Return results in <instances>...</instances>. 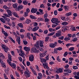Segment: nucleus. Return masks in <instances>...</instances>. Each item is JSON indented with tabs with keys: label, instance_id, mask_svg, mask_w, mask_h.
I'll use <instances>...</instances> for the list:
<instances>
[{
	"label": "nucleus",
	"instance_id": "obj_1",
	"mask_svg": "<svg viewBox=\"0 0 79 79\" xmlns=\"http://www.w3.org/2000/svg\"><path fill=\"white\" fill-rule=\"evenodd\" d=\"M39 45L40 47H43V41L41 40L38 41L36 42V44L35 45V47L37 49H39L40 48Z\"/></svg>",
	"mask_w": 79,
	"mask_h": 79
},
{
	"label": "nucleus",
	"instance_id": "obj_2",
	"mask_svg": "<svg viewBox=\"0 0 79 79\" xmlns=\"http://www.w3.org/2000/svg\"><path fill=\"white\" fill-rule=\"evenodd\" d=\"M51 22H52V23L53 24L55 23V24L56 25H59V23H60V21H58V19L56 18H53L51 20Z\"/></svg>",
	"mask_w": 79,
	"mask_h": 79
},
{
	"label": "nucleus",
	"instance_id": "obj_3",
	"mask_svg": "<svg viewBox=\"0 0 79 79\" xmlns=\"http://www.w3.org/2000/svg\"><path fill=\"white\" fill-rule=\"evenodd\" d=\"M7 62L9 65H10V66L13 69H16V64H15L13 63H12L11 62L8 60H7Z\"/></svg>",
	"mask_w": 79,
	"mask_h": 79
},
{
	"label": "nucleus",
	"instance_id": "obj_4",
	"mask_svg": "<svg viewBox=\"0 0 79 79\" xmlns=\"http://www.w3.org/2000/svg\"><path fill=\"white\" fill-rule=\"evenodd\" d=\"M26 71H25L24 72V73L26 74L25 75L26 76V78L27 79L28 77H29L31 76V75H30L31 74V73H30L29 71L28 70V69L26 68Z\"/></svg>",
	"mask_w": 79,
	"mask_h": 79
},
{
	"label": "nucleus",
	"instance_id": "obj_5",
	"mask_svg": "<svg viewBox=\"0 0 79 79\" xmlns=\"http://www.w3.org/2000/svg\"><path fill=\"white\" fill-rule=\"evenodd\" d=\"M2 47L3 48L4 51L6 53L7 52V51H9V50L8 48L6 47V46L5 45L2 44Z\"/></svg>",
	"mask_w": 79,
	"mask_h": 79
},
{
	"label": "nucleus",
	"instance_id": "obj_6",
	"mask_svg": "<svg viewBox=\"0 0 79 79\" xmlns=\"http://www.w3.org/2000/svg\"><path fill=\"white\" fill-rule=\"evenodd\" d=\"M57 45V42H55L54 43H50L49 44V47H51V48H55Z\"/></svg>",
	"mask_w": 79,
	"mask_h": 79
},
{
	"label": "nucleus",
	"instance_id": "obj_7",
	"mask_svg": "<svg viewBox=\"0 0 79 79\" xmlns=\"http://www.w3.org/2000/svg\"><path fill=\"white\" fill-rule=\"evenodd\" d=\"M31 50H32L33 52H35V53H39V52H40V51H41V49H39L37 50V48H31Z\"/></svg>",
	"mask_w": 79,
	"mask_h": 79
},
{
	"label": "nucleus",
	"instance_id": "obj_8",
	"mask_svg": "<svg viewBox=\"0 0 79 79\" xmlns=\"http://www.w3.org/2000/svg\"><path fill=\"white\" fill-rule=\"evenodd\" d=\"M40 61H41V63H43V62L44 63H43V64L44 65V64H47V63H46V62L47 61V60L45 59H44V58H42V57H40Z\"/></svg>",
	"mask_w": 79,
	"mask_h": 79
},
{
	"label": "nucleus",
	"instance_id": "obj_9",
	"mask_svg": "<svg viewBox=\"0 0 79 79\" xmlns=\"http://www.w3.org/2000/svg\"><path fill=\"white\" fill-rule=\"evenodd\" d=\"M6 11L7 12V14L9 15V16H12L13 12H11V10H6Z\"/></svg>",
	"mask_w": 79,
	"mask_h": 79
},
{
	"label": "nucleus",
	"instance_id": "obj_10",
	"mask_svg": "<svg viewBox=\"0 0 79 79\" xmlns=\"http://www.w3.org/2000/svg\"><path fill=\"white\" fill-rule=\"evenodd\" d=\"M61 30H60L56 34V37H59V36L61 35Z\"/></svg>",
	"mask_w": 79,
	"mask_h": 79
},
{
	"label": "nucleus",
	"instance_id": "obj_11",
	"mask_svg": "<svg viewBox=\"0 0 79 79\" xmlns=\"http://www.w3.org/2000/svg\"><path fill=\"white\" fill-rule=\"evenodd\" d=\"M37 8H32L31 11V13H36V11H37Z\"/></svg>",
	"mask_w": 79,
	"mask_h": 79
},
{
	"label": "nucleus",
	"instance_id": "obj_12",
	"mask_svg": "<svg viewBox=\"0 0 79 79\" xmlns=\"http://www.w3.org/2000/svg\"><path fill=\"white\" fill-rule=\"evenodd\" d=\"M56 72L58 73H63V69L61 68H60L56 70Z\"/></svg>",
	"mask_w": 79,
	"mask_h": 79
},
{
	"label": "nucleus",
	"instance_id": "obj_13",
	"mask_svg": "<svg viewBox=\"0 0 79 79\" xmlns=\"http://www.w3.org/2000/svg\"><path fill=\"white\" fill-rule=\"evenodd\" d=\"M43 67H44V69H47L49 71V67L48 66V65L47 64H44L43 65Z\"/></svg>",
	"mask_w": 79,
	"mask_h": 79
},
{
	"label": "nucleus",
	"instance_id": "obj_14",
	"mask_svg": "<svg viewBox=\"0 0 79 79\" xmlns=\"http://www.w3.org/2000/svg\"><path fill=\"white\" fill-rule=\"evenodd\" d=\"M46 52H44V53H40V57H44L46 55Z\"/></svg>",
	"mask_w": 79,
	"mask_h": 79
},
{
	"label": "nucleus",
	"instance_id": "obj_15",
	"mask_svg": "<svg viewBox=\"0 0 79 79\" xmlns=\"http://www.w3.org/2000/svg\"><path fill=\"white\" fill-rule=\"evenodd\" d=\"M24 50H25V51H30V48L29 47H24Z\"/></svg>",
	"mask_w": 79,
	"mask_h": 79
},
{
	"label": "nucleus",
	"instance_id": "obj_16",
	"mask_svg": "<svg viewBox=\"0 0 79 79\" xmlns=\"http://www.w3.org/2000/svg\"><path fill=\"white\" fill-rule=\"evenodd\" d=\"M30 18H31L32 19H37V17H36L32 15H30Z\"/></svg>",
	"mask_w": 79,
	"mask_h": 79
},
{
	"label": "nucleus",
	"instance_id": "obj_17",
	"mask_svg": "<svg viewBox=\"0 0 79 79\" xmlns=\"http://www.w3.org/2000/svg\"><path fill=\"white\" fill-rule=\"evenodd\" d=\"M64 8L65 9V11H68L69 10V6H64Z\"/></svg>",
	"mask_w": 79,
	"mask_h": 79
},
{
	"label": "nucleus",
	"instance_id": "obj_18",
	"mask_svg": "<svg viewBox=\"0 0 79 79\" xmlns=\"http://www.w3.org/2000/svg\"><path fill=\"white\" fill-rule=\"evenodd\" d=\"M64 72H67L69 73H71V72L72 71L71 70H69V69H64Z\"/></svg>",
	"mask_w": 79,
	"mask_h": 79
},
{
	"label": "nucleus",
	"instance_id": "obj_19",
	"mask_svg": "<svg viewBox=\"0 0 79 79\" xmlns=\"http://www.w3.org/2000/svg\"><path fill=\"white\" fill-rule=\"evenodd\" d=\"M12 13L14 16H15V17H16V18H19V16L18 15V14H17V13H16L12 12Z\"/></svg>",
	"mask_w": 79,
	"mask_h": 79
},
{
	"label": "nucleus",
	"instance_id": "obj_20",
	"mask_svg": "<svg viewBox=\"0 0 79 79\" xmlns=\"http://www.w3.org/2000/svg\"><path fill=\"white\" fill-rule=\"evenodd\" d=\"M8 56L9 61H12V59H11V56L10 54H8Z\"/></svg>",
	"mask_w": 79,
	"mask_h": 79
},
{
	"label": "nucleus",
	"instance_id": "obj_21",
	"mask_svg": "<svg viewBox=\"0 0 79 79\" xmlns=\"http://www.w3.org/2000/svg\"><path fill=\"white\" fill-rule=\"evenodd\" d=\"M23 6L22 5H19L18 6V7L17 8L18 10H21L23 9Z\"/></svg>",
	"mask_w": 79,
	"mask_h": 79
},
{
	"label": "nucleus",
	"instance_id": "obj_22",
	"mask_svg": "<svg viewBox=\"0 0 79 79\" xmlns=\"http://www.w3.org/2000/svg\"><path fill=\"white\" fill-rule=\"evenodd\" d=\"M18 3H15L13 5V6L14 8H17L18 7Z\"/></svg>",
	"mask_w": 79,
	"mask_h": 79
},
{
	"label": "nucleus",
	"instance_id": "obj_23",
	"mask_svg": "<svg viewBox=\"0 0 79 79\" xmlns=\"http://www.w3.org/2000/svg\"><path fill=\"white\" fill-rule=\"evenodd\" d=\"M61 24L63 26H66L68 24V23L66 22H64L62 23Z\"/></svg>",
	"mask_w": 79,
	"mask_h": 79
},
{
	"label": "nucleus",
	"instance_id": "obj_24",
	"mask_svg": "<svg viewBox=\"0 0 79 79\" xmlns=\"http://www.w3.org/2000/svg\"><path fill=\"white\" fill-rule=\"evenodd\" d=\"M0 21H1V22L3 23L4 24H5L6 23V22H5V19H3L2 18H0Z\"/></svg>",
	"mask_w": 79,
	"mask_h": 79
},
{
	"label": "nucleus",
	"instance_id": "obj_25",
	"mask_svg": "<svg viewBox=\"0 0 79 79\" xmlns=\"http://www.w3.org/2000/svg\"><path fill=\"white\" fill-rule=\"evenodd\" d=\"M17 42H18V44H19V45H20V44H21V40H20V38H17Z\"/></svg>",
	"mask_w": 79,
	"mask_h": 79
},
{
	"label": "nucleus",
	"instance_id": "obj_26",
	"mask_svg": "<svg viewBox=\"0 0 79 79\" xmlns=\"http://www.w3.org/2000/svg\"><path fill=\"white\" fill-rule=\"evenodd\" d=\"M3 8L5 9L6 11V10H8L9 9V8L6 5H4L3 6Z\"/></svg>",
	"mask_w": 79,
	"mask_h": 79
},
{
	"label": "nucleus",
	"instance_id": "obj_27",
	"mask_svg": "<svg viewBox=\"0 0 79 79\" xmlns=\"http://www.w3.org/2000/svg\"><path fill=\"white\" fill-rule=\"evenodd\" d=\"M31 23V20L29 19H27V20L26 21V23H27V24H29V23Z\"/></svg>",
	"mask_w": 79,
	"mask_h": 79
},
{
	"label": "nucleus",
	"instance_id": "obj_28",
	"mask_svg": "<svg viewBox=\"0 0 79 79\" xmlns=\"http://www.w3.org/2000/svg\"><path fill=\"white\" fill-rule=\"evenodd\" d=\"M73 45L74 44H73L69 43L66 44V46L67 47H69V46H73Z\"/></svg>",
	"mask_w": 79,
	"mask_h": 79
},
{
	"label": "nucleus",
	"instance_id": "obj_29",
	"mask_svg": "<svg viewBox=\"0 0 79 79\" xmlns=\"http://www.w3.org/2000/svg\"><path fill=\"white\" fill-rule=\"evenodd\" d=\"M31 34L29 33H28L27 34V38H28L29 39H31Z\"/></svg>",
	"mask_w": 79,
	"mask_h": 79
},
{
	"label": "nucleus",
	"instance_id": "obj_30",
	"mask_svg": "<svg viewBox=\"0 0 79 79\" xmlns=\"http://www.w3.org/2000/svg\"><path fill=\"white\" fill-rule=\"evenodd\" d=\"M20 53H21L19 54V55L22 57L24 55V52L22 51L20 52Z\"/></svg>",
	"mask_w": 79,
	"mask_h": 79
},
{
	"label": "nucleus",
	"instance_id": "obj_31",
	"mask_svg": "<svg viewBox=\"0 0 79 79\" xmlns=\"http://www.w3.org/2000/svg\"><path fill=\"white\" fill-rule=\"evenodd\" d=\"M74 47H71L69 49V51H71V52H72V51H73V50H74Z\"/></svg>",
	"mask_w": 79,
	"mask_h": 79
},
{
	"label": "nucleus",
	"instance_id": "obj_32",
	"mask_svg": "<svg viewBox=\"0 0 79 79\" xmlns=\"http://www.w3.org/2000/svg\"><path fill=\"white\" fill-rule=\"evenodd\" d=\"M55 32H52V33H50L48 35V36H51L52 35H53V34H55Z\"/></svg>",
	"mask_w": 79,
	"mask_h": 79
},
{
	"label": "nucleus",
	"instance_id": "obj_33",
	"mask_svg": "<svg viewBox=\"0 0 79 79\" xmlns=\"http://www.w3.org/2000/svg\"><path fill=\"white\" fill-rule=\"evenodd\" d=\"M18 26H19L20 27H21V28H23V23H19L18 24Z\"/></svg>",
	"mask_w": 79,
	"mask_h": 79
},
{
	"label": "nucleus",
	"instance_id": "obj_34",
	"mask_svg": "<svg viewBox=\"0 0 79 79\" xmlns=\"http://www.w3.org/2000/svg\"><path fill=\"white\" fill-rule=\"evenodd\" d=\"M23 3L24 5H26L27 4V1H24L23 2Z\"/></svg>",
	"mask_w": 79,
	"mask_h": 79
},
{
	"label": "nucleus",
	"instance_id": "obj_35",
	"mask_svg": "<svg viewBox=\"0 0 79 79\" xmlns=\"http://www.w3.org/2000/svg\"><path fill=\"white\" fill-rule=\"evenodd\" d=\"M64 40L65 41H68V40H70V38L69 37H65L64 38Z\"/></svg>",
	"mask_w": 79,
	"mask_h": 79
},
{
	"label": "nucleus",
	"instance_id": "obj_36",
	"mask_svg": "<svg viewBox=\"0 0 79 79\" xmlns=\"http://www.w3.org/2000/svg\"><path fill=\"white\" fill-rule=\"evenodd\" d=\"M50 37L49 36H47L45 38V42H48V40L49 39Z\"/></svg>",
	"mask_w": 79,
	"mask_h": 79
},
{
	"label": "nucleus",
	"instance_id": "obj_37",
	"mask_svg": "<svg viewBox=\"0 0 79 79\" xmlns=\"http://www.w3.org/2000/svg\"><path fill=\"white\" fill-rule=\"evenodd\" d=\"M14 43V44H15V41H14V40L13 39V38H12V37H10L9 38Z\"/></svg>",
	"mask_w": 79,
	"mask_h": 79
},
{
	"label": "nucleus",
	"instance_id": "obj_38",
	"mask_svg": "<svg viewBox=\"0 0 79 79\" xmlns=\"http://www.w3.org/2000/svg\"><path fill=\"white\" fill-rule=\"evenodd\" d=\"M57 50H58L59 51H61V50H63V48L61 47H59L56 48Z\"/></svg>",
	"mask_w": 79,
	"mask_h": 79
},
{
	"label": "nucleus",
	"instance_id": "obj_39",
	"mask_svg": "<svg viewBox=\"0 0 79 79\" xmlns=\"http://www.w3.org/2000/svg\"><path fill=\"white\" fill-rule=\"evenodd\" d=\"M5 73L8 74L9 73V70H8V69H5Z\"/></svg>",
	"mask_w": 79,
	"mask_h": 79
},
{
	"label": "nucleus",
	"instance_id": "obj_40",
	"mask_svg": "<svg viewBox=\"0 0 79 79\" xmlns=\"http://www.w3.org/2000/svg\"><path fill=\"white\" fill-rule=\"evenodd\" d=\"M68 53L67 52H65L63 55L64 56V57H66V56L68 55Z\"/></svg>",
	"mask_w": 79,
	"mask_h": 79
},
{
	"label": "nucleus",
	"instance_id": "obj_41",
	"mask_svg": "<svg viewBox=\"0 0 79 79\" xmlns=\"http://www.w3.org/2000/svg\"><path fill=\"white\" fill-rule=\"evenodd\" d=\"M37 21H44V19L42 18H38L37 19Z\"/></svg>",
	"mask_w": 79,
	"mask_h": 79
},
{
	"label": "nucleus",
	"instance_id": "obj_42",
	"mask_svg": "<svg viewBox=\"0 0 79 79\" xmlns=\"http://www.w3.org/2000/svg\"><path fill=\"white\" fill-rule=\"evenodd\" d=\"M38 11H39L41 13V15L44 14V12H43V10H42L40 9H39Z\"/></svg>",
	"mask_w": 79,
	"mask_h": 79
},
{
	"label": "nucleus",
	"instance_id": "obj_43",
	"mask_svg": "<svg viewBox=\"0 0 79 79\" xmlns=\"http://www.w3.org/2000/svg\"><path fill=\"white\" fill-rule=\"evenodd\" d=\"M73 69L74 70L77 69H78V67L77 66H73Z\"/></svg>",
	"mask_w": 79,
	"mask_h": 79
},
{
	"label": "nucleus",
	"instance_id": "obj_44",
	"mask_svg": "<svg viewBox=\"0 0 79 79\" xmlns=\"http://www.w3.org/2000/svg\"><path fill=\"white\" fill-rule=\"evenodd\" d=\"M72 15V14L71 12L67 13L66 14V15L67 16H70V15Z\"/></svg>",
	"mask_w": 79,
	"mask_h": 79
},
{
	"label": "nucleus",
	"instance_id": "obj_45",
	"mask_svg": "<svg viewBox=\"0 0 79 79\" xmlns=\"http://www.w3.org/2000/svg\"><path fill=\"white\" fill-rule=\"evenodd\" d=\"M39 29V27H34L32 30H38Z\"/></svg>",
	"mask_w": 79,
	"mask_h": 79
},
{
	"label": "nucleus",
	"instance_id": "obj_46",
	"mask_svg": "<svg viewBox=\"0 0 79 79\" xmlns=\"http://www.w3.org/2000/svg\"><path fill=\"white\" fill-rule=\"evenodd\" d=\"M23 42L24 45H26L28 43L26 40H23Z\"/></svg>",
	"mask_w": 79,
	"mask_h": 79
},
{
	"label": "nucleus",
	"instance_id": "obj_47",
	"mask_svg": "<svg viewBox=\"0 0 79 79\" xmlns=\"http://www.w3.org/2000/svg\"><path fill=\"white\" fill-rule=\"evenodd\" d=\"M56 60L58 62H60V61H61V60H60V57H59V56H57Z\"/></svg>",
	"mask_w": 79,
	"mask_h": 79
},
{
	"label": "nucleus",
	"instance_id": "obj_48",
	"mask_svg": "<svg viewBox=\"0 0 79 79\" xmlns=\"http://www.w3.org/2000/svg\"><path fill=\"white\" fill-rule=\"evenodd\" d=\"M35 68H36V69L37 70V71H39V72L40 71L39 69V66H38V65H36Z\"/></svg>",
	"mask_w": 79,
	"mask_h": 79
},
{
	"label": "nucleus",
	"instance_id": "obj_49",
	"mask_svg": "<svg viewBox=\"0 0 79 79\" xmlns=\"http://www.w3.org/2000/svg\"><path fill=\"white\" fill-rule=\"evenodd\" d=\"M48 16V14H47V13L45 14L44 15V19H45V18H47Z\"/></svg>",
	"mask_w": 79,
	"mask_h": 79
},
{
	"label": "nucleus",
	"instance_id": "obj_50",
	"mask_svg": "<svg viewBox=\"0 0 79 79\" xmlns=\"http://www.w3.org/2000/svg\"><path fill=\"white\" fill-rule=\"evenodd\" d=\"M29 60L30 61L32 62L34 61V59L31 58V57H29Z\"/></svg>",
	"mask_w": 79,
	"mask_h": 79
},
{
	"label": "nucleus",
	"instance_id": "obj_51",
	"mask_svg": "<svg viewBox=\"0 0 79 79\" xmlns=\"http://www.w3.org/2000/svg\"><path fill=\"white\" fill-rule=\"evenodd\" d=\"M54 14L55 15V16H56V15L58 14V12H57V10H54Z\"/></svg>",
	"mask_w": 79,
	"mask_h": 79
},
{
	"label": "nucleus",
	"instance_id": "obj_52",
	"mask_svg": "<svg viewBox=\"0 0 79 79\" xmlns=\"http://www.w3.org/2000/svg\"><path fill=\"white\" fill-rule=\"evenodd\" d=\"M60 40H63L64 39V36H61L58 38Z\"/></svg>",
	"mask_w": 79,
	"mask_h": 79
},
{
	"label": "nucleus",
	"instance_id": "obj_53",
	"mask_svg": "<svg viewBox=\"0 0 79 79\" xmlns=\"http://www.w3.org/2000/svg\"><path fill=\"white\" fill-rule=\"evenodd\" d=\"M3 15L4 16H6V17H7V18H10V15H7L6 14H3Z\"/></svg>",
	"mask_w": 79,
	"mask_h": 79
},
{
	"label": "nucleus",
	"instance_id": "obj_54",
	"mask_svg": "<svg viewBox=\"0 0 79 79\" xmlns=\"http://www.w3.org/2000/svg\"><path fill=\"white\" fill-rule=\"evenodd\" d=\"M69 65L67 64L65 66H64V68H65V69H68V68H69Z\"/></svg>",
	"mask_w": 79,
	"mask_h": 79
},
{
	"label": "nucleus",
	"instance_id": "obj_55",
	"mask_svg": "<svg viewBox=\"0 0 79 79\" xmlns=\"http://www.w3.org/2000/svg\"><path fill=\"white\" fill-rule=\"evenodd\" d=\"M19 60L20 61H21V62H22V61H23V59L21 57H19Z\"/></svg>",
	"mask_w": 79,
	"mask_h": 79
},
{
	"label": "nucleus",
	"instance_id": "obj_56",
	"mask_svg": "<svg viewBox=\"0 0 79 79\" xmlns=\"http://www.w3.org/2000/svg\"><path fill=\"white\" fill-rule=\"evenodd\" d=\"M69 64H70V65H73V61L71 60H69Z\"/></svg>",
	"mask_w": 79,
	"mask_h": 79
},
{
	"label": "nucleus",
	"instance_id": "obj_57",
	"mask_svg": "<svg viewBox=\"0 0 79 79\" xmlns=\"http://www.w3.org/2000/svg\"><path fill=\"white\" fill-rule=\"evenodd\" d=\"M73 26H72L71 28L70 29L71 30H76V28H75V27H73Z\"/></svg>",
	"mask_w": 79,
	"mask_h": 79
},
{
	"label": "nucleus",
	"instance_id": "obj_58",
	"mask_svg": "<svg viewBox=\"0 0 79 79\" xmlns=\"http://www.w3.org/2000/svg\"><path fill=\"white\" fill-rule=\"evenodd\" d=\"M77 40V39L76 38H74L72 40L73 42H76Z\"/></svg>",
	"mask_w": 79,
	"mask_h": 79
},
{
	"label": "nucleus",
	"instance_id": "obj_59",
	"mask_svg": "<svg viewBox=\"0 0 79 79\" xmlns=\"http://www.w3.org/2000/svg\"><path fill=\"white\" fill-rule=\"evenodd\" d=\"M24 17H26L27 16V15L28 14V13H27V12H25L24 13Z\"/></svg>",
	"mask_w": 79,
	"mask_h": 79
},
{
	"label": "nucleus",
	"instance_id": "obj_60",
	"mask_svg": "<svg viewBox=\"0 0 79 79\" xmlns=\"http://www.w3.org/2000/svg\"><path fill=\"white\" fill-rule=\"evenodd\" d=\"M5 20L6 21H8V22H9V21H10V19L7 18V17L5 19Z\"/></svg>",
	"mask_w": 79,
	"mask_h": 79
},
{
	"label": "nucleus",
	"instance_id": "obj_61",
	"mask_svg": "<svg viewBox=\"0 0 79 79\" xmlns=\"http://www.w3.org/2000/svg\"><path fill=\"white\" fill-rule=\"evenodd\" d=\"M44 19V21L45 22H48V21H49V19H48V18H46Z\"/></svg>",
	"mask_w": 79,
	"mask_h": 79
},
{
	"label": "nucleus",
	"instance_id": "obj_62",
	"mask_svg": "<svg viewBox=\"0 0 79 79\" xmlns=\"http://www.w3.org/2000/svg\"><path fill=\"white\" fill-rule=\"evenodd\" d=\"M12 27H14L15 26V24H15V22H13L12 23Z\"/></svg>",
	"mask_w": 79,
	"mask_h": 79
},
{
	"label": "nucleus",
	"instance_id": "obj_63",
	"mask_svg": "<svg viewBox=\"0 0 79 79\" xmlns=\"http://www.w3.org/2000/svg\"><path fill=\"white\" fill-rule=\"evenodd\" d=\"M58 42L59 43V44H62V43H63V41H61L60 40H58Z\"/></svg>",
	"mask_w": 79,
	"mask_h": 79
},
{
	"label": "nucleus",
	"instance_id": "obj_64",
	"mask_svg": "<svg viewBox=\"0 0 79 79\" xmlns=\"http://www.w3.org/2000/svg\"><path fill=\"white\" fill-rule=\"evenodd\" d=\"M48 56H49V55H47L46 56V60H49L48 59Z\"/></svg>",
	"mask_w": 79,
	"mask_h": 79
}]
</instances>
